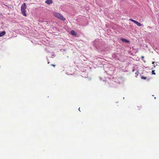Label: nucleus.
Masks as SVG:
<instances>
[{"label":"nucleus","instance_id":"nucleus-11","mask_svg":"<svg viewBox=\"0 0 159 159\" xmlns=\"http://www.w3.org/2000/svg\"><path fill=\"white\" fill-rule=\"evenodd\" d=\"M144 58V57H143V56H142V58Z\"/></svg>","mask_w":159,"mask_h":159},{"label":"nucleus","instance_id":"nucleus-8","mask_svg":"<svg viewBox=\"0 0 159 159\" xmlns=\"http://www.w3.org/2000/svg\"><path fill=\"white\" fill-rule=\"evenodd\" d=\"M141 79H144V80H145L147 78L146 77H144V76H142L141 77Z\"/></svg>","mask_w":159,"mask_h":159},{"label":"nucleus","instance_id":"nucleus-9","mask_svg":"<svg viewBox=\"0 0 159 159\" xmlns=\"http://www.w3.org/2000/svg\"><path fill=\"white\" fill-rule=\"evenodd\" d=\"M154 71H155L154 70H152V74L155 75V73L154 72Z\"/></svg>","mask_w":159,"mask_h":159},{"label":"nucleus","instance_id":"nucleus-5","mask_svg":"<svg viewBox=\"0 0 159 159\" xmlns=\"http://www.w3.org/2000/svg\"><path fill=\"white\" fill-rule=\"evenodd\" d=\"M52 0H46L45 3L48 4H50L52 3Z\"/></svg>","mask_w":159,"mask_h":159},{"label":"nucleus","instance_id":"nucleus-10","mask_svg":"<svg viewBox=\"0 0 159 159\" xmlns=\"http://www.w3.org/2000/svg\"><path fill=\"white\" fill-rule=\"evenodd\" d=\"M51 66H53L54 67H55V65H53V64H52Z\"/></svg>","mask_w":159,"mask_h":159},{"label":"nucleus","instance_id":"nucleus-7","mask_svg":"<svg viewBox=\"0 0 159 159\" xmlns=\"http://www.w3.org/2000/svg\"><path fill=\"white\" fill-rule=\"evenodd\" d=\"M6 34V32L5 31H2V32H0V37H2L4 36Z\"/></svg>","mask_w":159,"mask_h":159},{"label":"nucleus","instance_id":"nucleus-3","mask_svg":"<svg viewBox=\"0 0 159 159\" xmlns=\"http://www.w3.org/2000/svg\"><path fill=\"white\" fill-rule=\"evenodd\" d=\"M129 20L134 22V23L136 24L138 26H143V25H142L140 23H139L138 22V21H136V20H135L133 19H129Z\"/></svg>","mask_w":159,"mask_h":159},{"label":"nucleus","instance_id":"nucleus-4","mask_svg":"<svg viewBox=\"0 0 159 159\" xmlns=\"http://www.w3.org/2000/svg\"><path fill=\"white\" fill-rule=\"evenodd\" d=\"M120 39L122 42H125V43H129V40H128L125 39L121 38Z\"/></svg>","mask_w":159,"mask_h":159},{"label":"nucleus","instance_id":"nucleus-2","mask_svg":"<svg viewBox=\"0 0 159 159\" xmlns=\"http://www.w3.org/2000/svg\"><path fill=\"white\" fill-rule=\"evenodd\" d=\"M26 6L25 3H24L21 7V11L22 14L24 16H26Z\"/></svg>","mask_w":159,"mask_h":159},{"label":"nucleus","instance_id":"nucleus-1","mask_svg":"<svg viewBox=\"0 0 159 159\" xmlns=\"http://www.w3.org/2000/svg\"><path fill=\"white\" fill-rule=\"evenodd\" d=\"M53 15L54 16L56 17L57 18L62 20L65 21L66 20L65 18H64L62 15L60 13L54 11L53 12Z\"/></svg>","mask_w":159,"mask_h":159},{"label":"nucleus","instance_id":"nucleus-6","mask_svg":"<svg viewBox=\"0 0 159 159\" xmlns=\"http://www.w3.org/2000/svg\"><path fill=\"white\" fill-rule=\"evenodd\" d=\"M70 33L71 34L75 36L77 35V33H76L74 30H72L70 31Z\"/></svg>","mask_w":159,"mask_h":159}]
</instances>
